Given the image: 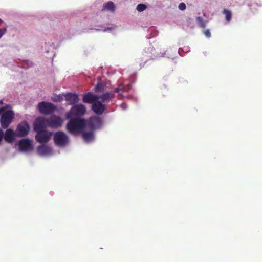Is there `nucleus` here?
<instances>
[{"instance_id": "nucleus-1", "label": "nucleus", "mask_w": 262, "mask_h": 262, "mask_svg": "<svg viewBox=\"0 0 262 262\" xmlns=\"http://www.w3.org/2000/svg\"><path fill=\"white\" fill-rule=\"evenodd\" d=\"M68 119L69 121L66 125V129L69 133L77 135L82 132L86 125L85 119L71 117Z\"/></svg>"}, {"instance_id": "nucleus-2", "label": "nucleus", "mask_w": 262, "mask_h": 262, "mask_svg": "<svg viewBox=\"0 0 262 262\" xmlns=\"http://www.w3.org/2000/svg\"><path fill=\"white\" fill-rule=\"evenodd\" d=\"M6 107H0V123L3 129L7 128L12 122L14 114L11 110L5 111Z\"/></svg>"}, {"instance_id": "nucleus-3", "label": "nucleus", "mask_w": 262, "mask_h": 262, "mask_svg": "<svg viewBox=\"0 0 262 262\" xmlns=\"http://www.w3.org/2000/svg\"><path fill=\"white\" fill-rule=\"evenodd\" d=\"M85 112L86 107L83 104H76L73 105L69 112L67 114L66 117L67 118H70V117L78 118L83 116Z\"/></svg>"}, {"instance_id": "nucleus-4", "label": "nucleus", "mask_w": 262, "mask_h": 262, "mask_svg": "<svg viewBox=\"0 0 262 262\" xmlns=\"http://www.w3.org/2000/svg\"><path fill=\"white\" fill-rule=\"evenodd\" d=\"M56 109V107L53 104L50 102H41L38 104L39 112L43 115H50L53 113Z\"/></svg>"}, {"instance_id": "nucleus-5", "label": "nucleus", "mask_w": 262, "mask_h": 262, "mask_svg": "<svg viewBox=\"0 0 262 262\" xmlns=\"http://www.w3.org/2000/svg\"><path fill=\"white\" fill-rule=\"evenodd\" d=\"M102 124L101 118L97 116H93L90 118L86 121L85 127L89 130L95 131L96 129L100 128Z\"/></svg>"}, {"instance_id": "nucleus-6", "label": "nucleus", "mask_w": 262, "mask_h": 262, "mask_svg": "<svg viewBox=\"0 0 262 262\" xmlns=\"http://www.w3.org/2000/svg\"><path fill=\"white\" fill-rule=\"evenodd\" d=\"M54 141L58 146L63 147L68 144L69 138L64 132L58 131L54 134Z\"/></svg>"}, {"instance_id": "nucleus-7", "label": "nucleus", "mask_w": 262, "mask_h": 262, "mask_svg": "<svg viewBox=\"0 0 262 262\" xmlns=\"http://www.w3.org/2000/svg\"><path fill=\"white\" fill-rule=\"evenodd\" d=\"M30 130V127L28 122L24 121L19 123L16 129V136L23 137L27 136Z\"/></svg>"}, {"instance_id": "nucleus-8", "label": "nucleus", "mask_w": 262, "mask_h": 262, "mask_svg": "<svg viewBox=\"0 0 262 262\" xmlns=\"http://www.w3.org/2000/svg\"><path fill=\"white\" fill-rule=\"evenodd\" d=\"M48 127L52 128H58L63 124V119L58 116L53 115L48 118Z\"/></svg>"}, {"instance_id": "nucleus-9", "label": "nucleus", "mask_w": 262, "mask_h": 262, "mask_svg": "<svg viewBox=\"0 0 262 262\" xmlns=\"http://www.w3.org/2000/svg\"><path fill=\"white\" fill-rule=\"evenodd\" d=\"M48 127V119L44 117L36 118L34 123V129L35 131L46 130Z\"/></svg>"}, {"instance_id": "nucleus-10", "label": "nucleus", "mask_w": 262, "mask_h": 262, "mask_svg": "<svg viewBox=\"0 0 262 262\" xmlns=\"http://www.w3.org/2000/svg\"><path fill=\"white\" fill-rule=\"evenodd\" d=\"M37 133L35 136L36 141L40 143L48 142L51 136V133L48 132L47 130L35 131Z\"/></svg>"}, {"instance_id": "nucleus-11", "label": "nucleus", "mask_w": 262, "mask_h": 262, "mask_svg": "<svg viewBox=\"0 0 262 262\" xmlns=\"http://www.w3.org/2000/svg\"><path fill=\"white\" fill-rule=\"evenodd\" d=\"M16 136V132H15L12 129L8 128L4 134V139L8 143H12L15 140Z\"/></svg>"}, {"instance_id": "nucleus-12", "label": "nucleus", "mask_w": 262, "mask_h": 262, "mask_svg": "<svg viewBox=\"0 0 262 262\" xmlns=\"http://www.w3.org/2000/svg\"><path fill=\"white\" fill-rule=\"evenodd\" d=\"M92 110L98 115H101L106 109L105 105L103 104L98 100H96L92 105Z\"/></svg>"}, {"instance_id": "nucleus-13", "label": "nucleus", "mask_w": 262, "mask_h": 262, "mask_svg": "<svg viewBox=\"0 0 262 262\" xmlns=\"http://www.w3.org/2000/svg\"><path fill=\"white\" fill-rule=\"evenodd\" d=\"M99 99V96L94 95L91 92H88L83 95V101L86 103H94Z\"/></svg>"}, {"instance_id": "nucleus-14", "label": "nucleus", "mask_w": 262, "mask_h": 262, "mask_svg": "<svg viewBox=\"0 0 262 262\" xmlns=\"http://www.w3.org/2000/svg\"><path fill=\"white\" fill-rule=\"evenodd\" d=\"M64 96L66 101L71 105L77 103L79 100L78 96L76 94L68 93Z\"/></svg>"}, {"instance_id": "nucleus-15", "label": "nucleus", "mask_w": 262, "mask_h": 262, "mask_svg": "<svg viewBox=\"0 0 262 262\" xmlns=\"http://www.w3.org/2000/svg\"><path fill=\"white\" fill-rule=\"evenodd\" d=\"M18 146L20 150L27 151L31 147V143L30 140L23 139L18 142Z\"/></svg>"}, {"instance_id": "nucleus-16", "label": "nucleus", "mask_w": 262, "mask_h": 262, "mask_svg": "<svg viewBox=\"0 0 262 262\" xmlns=\"http://www.w3.org/2000/svg\"><path fill=\"white\" fill-rule=\"evenodd\" d=\"M94 131L93 130H89V131H85L81 133L82 137L84 141L89 143L93 141L94 140Z\"/></svg>"}, {"instance_id": "nucleus-17", "label": "nucleus", "mask_w": 262, "mask_h": 262, "mask_svg": "<svg viewBox=\"0 0 262 262\" xmlns=\"http://www.w3.org/2000/svg\"><path fill=\"white\" fill-rule=\"evenodd\" d=\"M38 152L41 155H49L52 152V148L46 145H41L38 147Z\"/></svg>"}, {"instance_id": "nucleus-18", "label": "nucleus", "mask_w": 262, "mask_h": 262, "mask_svg": "<svg viewBox=\"0 0 262 262\" xmlns=\"http://www.w3.org/2000/svg\"><path fill=\"white\" fill-rule=\"evenodd\" d=\"M114 97V92H110L104 93L99 96V99H101L103 102L109 101Z\"/></svg>"}, {"instance_id": "nucleus-19", "label": "nucleus", "mask_w": 262, "mask_h": 262, "mask_svg": "<svg viewBox=\"0 0 262 262\" xmlns=\"http://www.w3.org/2000/svg\"><path fill=\"white\" fill-rule=\"evenodd\" d=\"M131 88V85L128 84L126 86H124L123 84H120L118 86V87L116 88L114 92L117 93L119 94H121V93H123L124 92L128 91Z\"/></svg>"}, {"instance_id": "nucleus-20", "label": "nucleus", "mask_w": 262, "mask_h": 262, "mask_svg": "<svg viewBox=\"0 0 262 262\" xmlns=\"http://www.w3.org/2000/svg\"><path fill=\"white\" fill-rule=\"evenodd\" d=\"M115 5L111 1H110V2H107V3H106L104 5V6L102 9V11L107 10V11H110L111 12H114L115 11Z\"/></svg>"}, {"instance_id": "nucleus-21", "label": "nucleus", "mask_w": 262, "mask_h": 262, "mask_svg": "<svg viewBox=\"0 0 262 262\" xmlns=\"http://www.w3.org/2000/svg\"><path fill=\"white\" fill-rule=\"evenodd\" d=\"M223 13L225 15L226 20L228 22L230 21L232 18L231 11L226 9H224L223 11Z\"/></svg>"}, {"instance_id": "nucleus-22", "label": "nucleus", "mask_w": 262, "mask_h": 262, "mask_svg": "<svg viewBox=\"0 0 262 262\" xmlns=\"http://www.w3.org/2000/svg\"><path fill=\"white\" fill-rule=\"evenodd\" d=\"M196 20L201 28H205L206 27V21H204L201 17H200V16L197 17L196 18Z\"/></svg>"}, {"instance_id": "nucleus-23", "label": "nucleus", "mask_w": 262, "mask_h": 262, "mask_svg": "<svg viewBox=\"0 0 262 262\" xmlns=\"http://www.w3.org/2000/svg\"><path fill=\"white\" fill-rule=\"evenodd\" d=\"M104 85H103L102 83L99 82L97 84V85L95 87V91L96 92H101L104 91Z\"/></svg>"}, {"instance_id": "nucleus-24", "label": "nucleus", "mask_w": 262, "mask_h": 262, "mask_svg": "<svg viewBox=\"0 0 262 262\" xmlns=\"http://www.w3.org/2000/svg\"><path fill=\"white\" fill-rule=\"evenodd\" d=\"M147 8V6L143 4H139L137 6L136 9L139 12H142L145 10Z\"/></svg>"}, {"instance_id": "nucleus-25", "label": "nucleus", "mask_w": 262, "mask_h": 262, "mask_svg": "<svg viewBox=\"0 0 262 262\" xmlns=\"http://www.w3.org/2000/svg\"><path fill=\"white\" fill-rule=\"evenodd\" d=\"M203 33L205 35V36L207 38H210L211 37V33L209 29H206L203 31Z\"/></svg>"}, {"instance_id": "nucleus-26", "label": "nucleus", "mask_w": 262, "mask_h": 262, "mask_svg": "<svg viewBox=\"0 0 262 262\" xmlns=\"http://www.w3.org/2000/svg\"><path fill=\"white\" fill-rule=\"evenodd\" d=\"M179 9L181 10H184L186 9V5L185 3H181L179 5Z\"/></svg>"}, {"instance_id": "nucleus-27", "label": "nucleus", "mask_w": 262, "mask_h": 262, "mask_svg": "<svg viewBox=\"0 0 262 262\" xmlns=\"http://www.w3.org/2000/svg\"><path fill=\"white\" fill-rule=\"evenodd\" d=\"M7 31L6 28H0V38L5 34Z\"/></svg>"}, {"instance_id": "nucleus-28", "label": "nucleus", "mask_w": 262, "mask_h": 262, "mask_svg": "<svg viewBox=\"0 0 262 262\" xmlns=\"http://www.w3.org/2000/svg\"><path fill=\"white\" fill-rule=\"evenodd\" d=\"M63 100V97L62 96L58 95L56 96V99L55 100L56 102H60Z\"/></svg>"}, {"instance_id": "nucleus-29", "label": "nucleus", "mask_w": 262, "mask_h": 262, "mask_svg": "<svg viewBox=\"0 0 262 262\" xmlns=\"http://www.w3.org/2000/svg\"><path fill=\"white\" fill-rule=\"evenodd\" d=\"M4 138V132L2 128H0V143L2 142L3 139Z\"/></svg>"}, {"instance_id": "nucleus-30", "label": "nucleus", "mask_w": 262, "mask_h": 262, "mask_svg": "<svg viewBox=\"0 0 262 262\" xmlns=\"http://www.w3.org/2000/svg\"><path fill=\"white\" fill-rule=\"evenodd\" d=\"M3 23V21L0 18V26L2 25V24Z\"/></svg>"}, {"instance_id": "nucleus-31", "label": "nucleus", "mask_w": 262, "mask_h": 262, "mask_svg": "<svg viewBox=\"0 0 262 262\" xmlns=\"http://www.w3.org/2000/svg\"><path fill=\"white\" fill-rule=\"evenodd\" d=\"M3 104V100H0V104Z\"/></svg>"}]
</instances>
